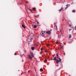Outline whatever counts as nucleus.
I'll use <instances>...</instances> for the list:
<instances>
[{"label":"nucleus","mask_w":76,"mask_h":76,"mask_svg":"<svg viewBox=\"0 0 76 76\" xmlns=\"http://www.w3.org/2000/svg\"><path fill=\"white\" fill-rule=\"evenodd\" d=\"M28 56H29L28 58L30 60H32V58L34 57V54H33V53H31L30 55H28Z\"/></svg>","instance_id":"nucleus-1"},{"label":"nucleus","mask_w":76,"mask_h":76,"mask_svg":"<svg viewBox=\"0 0 76 76\" xmlns=\"http://www.w3.org/2000/svg\"><path fill=\"white\" fill-rule=\"evenodd\" d=\"M57 58H58L59 59V60H57L56 61V63L57 64H58L59 62H61V59L58 57H57Z\"/></svg>","instance_id":"nucleus-2"},{"label":"nucleus","mask_w":76,"mask_h":76,"mask_svg":"<svg viewBox=\"0 0 76 76\" xmlns=\"http://www.w3.org/2000/svg\"><path fill=\"white\" fill-rule=\"evenodd\" d=\"M32 39V38H29V39H28V42H31L32 40H31V39Z\"/></svg>","instance_id":"nucleus-3"},{"label":"nucleus","mask_w":76,"mask_h":76,"mask_svg":"<svg viewBox=\"0 0 76 76\" xmlns=\"http://www.w3.org/2000/svg\"><path fill=\"white\" fill-rule=\"evenodd\" d=\"M52 60H56V61H57V59L56 58V57H54Z\"/></svg>","instance_id":"nucleus-4"},{"label":"nucleus","mask_w":76,"mask_h":76,"mask_svg":"<svg viewBox=\"0 0 76 76\" xmlns=\"http://www.w3.org/2000/svg\"><path fill=\"white\" fill-rule=\"evenodd\" d=\"M63 8L62 7L61 8V9L60 10H59L58 11H59V12H61V11H63Z\"/></svg>","instance_id":"nucleus-5"},{"label":"nucleus","mask_w":76,"mask_h":76,"mask_svg":"<svg viewBox=\"0 0 76 76\" xmlns=\"http://www.w3.org/2000/svg\"><path fill=\"white\" fill-rule=\"evenodd\" d=\"M46 34H51V32L50 31H48L46 32Z\"/></svg>","instance_id":"nucleus-6"},{"label":"nucleus","mask_w":76,"mask_h":76,"mask_svg":"<svg viewBox=\"0 0 76 76\" xmlns=\"http://www.w3.org/2000/svg\"><path fill=\"white\" fill-rule=\"evenodd\" d=\"M37 26L36 25H34V28H37Z\"/></svg>","instance_id":"nucleus-7"},{"label":"nucleus","mask_w":76,"mask_h":76,"mask_svg":"<svg viewBox=\"0 0 76 76\" xmlns=\"http://www.w3.org/2000/svg\"><path fill=\"white\" fill-rule=\"evenodd\" d=\"M33 10H34V11H35L36 10V8H33Z\"/></svg>","instance_id":"nucleus-8"},{"label":"nucleus","mask_w":76,"mask_h":76,"mask_svg":"<svg viewBox=\"0 0 76 76\" xmlns=\"http://www.w3.org/2000/svg\"><path fill=\"white\" fill-rule=\"evenodd\" d=\"M22 26L23 27V28H24V29H25V26H24V25H22Z\"/></svg>","instance_id":"nucleus-9"},{"label":"nucleus","mask_w":76,"mask_h":76,"mask_svg":"<svg viewBox=\"0 0 76 76\" xmlns=\"http://www.w3.org/2000/svg\"><path fill=\"white\" fill-rule=\"evenodd\" d=\"M40 72H43V69H40Z\"/></svg>","instance_id":"nucleus-10"},{"label":"nucleus","mask_w":76,"mask_h":76,"mask_svg":"<svg viewBox=\"0 0 76 76\" xmlns=\"http://www.w3.org/2000/svg\"><path fill=\"white\" fill-rule=\"evenodd\" d=\"M31 49L32 50H34V47H32L31 48Z\"/></svg>","instance_id":"nucleus-11"},{"label":"nucleus","mask_w":76,"mask_h":76,"mask_svg":"<svg viewBox=\"0 0 76 76\" xmlns=\"http://www.w3.org/2000/svg\"><path fill=\"white\" fill-rule=\"evenodd\" d=\"M71 36H72V35H71V34H70L69 36V38H72V37H71Z\"/></svg>","instance_id":"nucleus-12"},{"label":"nucleus","mask_w":76,"mask_h":76,"mask_svg":"<svg viewBox=\"0 0 76 76\" xmlns=\"http://www.w3.org/2000/svg\"><path fill=\"white\" fill-rule=\"evenodd\" d=\"M72 12H73L74 13H75L76 12L75 11V10H73L72 11Z\"/></svg>","instance_id":"nucleus-13"},{"label":"nucleus","mask_w":76,"mask_h":76,"mask_svg":"<svg viewBox=\"0 0 76 76\" xmlns=\"http://www.w3.org/2000/svg\"><path fill=\"white\" fill-rule=\"evenodd\" d=\"M47 61V60L45 59V60L44 61V62L45 63V62H46V61Z\"/></svg>","instance_id":"nucleus-14"},{"label":"nucleus","mask_w":76,"mask_h":76,"mask_svg":"<svg viewBox=\"0 0 76 76\" xmlns=\"http://www.w3.org/2000/svg\"><path fill=\"white\" fill-rule=\"evenodd\" d=\"M57 56V58L58 57L59 58V56H58V53H57L56 55Z\"/></svg>","instance_id":"nucleus-15"},{"label":"nucleus","mask_w":76,"mask_h":76,"mask_svg":"<svg viewBox=\"0 0 76 76\" xmlns=\"http://www.w3.org/2000/svg\"><path fill=\"white\" fill-rule=\"evenodd\" d=\"M42 36H44V33H42Z\"/></svg>","instance_id":"nucleus-16"},{"label":"nucleus","mask_w":76,"mask_h":76,"mask_svg":"<svg viewBox=\"0 0 76 76\" xmlns=\"http://www.w3.org/2000/svg\"><path fill=\"white\" fill-rule=\"evenodd\" d=\"M60 32L61 33V35L62 34V32L61 31V30H60Z\"/></svg>","instance_id":"nucleus-17"},{"label":"nucleus","mask_w":76,"mask_h":76,"mask_svg":"<svg viewBox=\"0 0 76 76\" xmlns=\"http://www.w3.org/2000/svg\"><path fill=\"white\" fill-rule=\"evenodd\" d=\"M49 46H50V44H48L47 45V47H48Z\"/></svg>","instance_id":"nucleus-18"},{"label":"nucleus","mask_w":76,"mask_h":76,"mask_svg":"<svg viewBox=\"0 0 76 76\" xmlns=\"http://www.w3.org/2000/svg\"><path fill=\"white\" fill-rule=\"evenodd\" d=\"M55 26L56 28V29H57V25Z\"/></svg>","instance_id":"nucleus-19"},{"label":"nucleus","mask_w":76,"mask_h":76,"mask_svg":"<svg viewBox=\"0 0 76 76\" xmlns=\"http://www.w3.org/2000/svg\"><path fill=\"white\" fill-rule=\"evenodd\" d=\"M17 53H15V54H14V55H15V56H16V55H17Z\"/></svg>","instance_id":"nucleus-20"},{"label":"nucleus","mask_w":76,"mask_h":76,"mask_svg":"<svg viewBox=\"0 0 76 76\" xmlns=\"http://www.w3.org/2000/svg\"><path fill=\"white\" fill-rule=\"evenodd\" d=\"M56 44H58V42H56Z\"/></svg>","instance_id":"nucleus-21"},{"label":"nucleus","mask_w":76,"mask_h":76,"mask_svg":"<svg viewBox=\"0 0 76 76\" xmlns=\"http://www.w3.org/2000/svg\"><path fill=\"white\" fill-rule=\"evenodd\" d=\"M68 8V7H67L66 8H65V9H67Z\"/></svg>","instance_id":"nucleus-22"},{"label":"nucleus","mask_w":76,"mask_h":76,"mask_svg":"<svg viewBox=\"0 0 76 76\" xmlns=\"http://www.w3.org/2000/svg\"><path fill=\"white\" fill-rule=\"evenodd\" d=\"M42 50H43V49H42V48H41V51H42Z\"/></svg>","instance_id":"nucleus-23"},{"label":"nucleus","mask_w":76,"mask_h":76,"mask_svg":"<svg viewBox=\"0 0 76 76\" xmlns=\"http://www.w3.org/2000/svg\"><path fill=\"white\" fill-rule=\"evenodd\" d=\"M71 30H72V29H69V31H71Z\"/></svg>","instance_id":"nucleus-24"},{"label":"nucleus","mask_w":76,"mask_h":76,"mask_svg":"<svg viewBox=\"0 0 76 76\" xmlns=\"http://www.w3.org/2000/svg\"><path fill=\"white\" fill-rule=\"evenodd\" d=\"M72 25L71 24H69V26H71Z\"/></svg>","instance_id":"nucleus-25"},{"label":"nucleus","mask_w":76,"mask_h":76,"mask_svg":"<svg viewBox=\"0 0 76 76\" xmlns=\"http://www.w3.org/2000/svg\"><path fill=\"white\" fill-rule=\"evenodd\" d=\"M61 48H63V47L61 46Z\"/></svg>","instance_id":"nucleus-26"},{"label":"nucleus","mask_w":76,"mask_h":76,"mask_svg":"<svg viewBox=\"0 0 76 76\" xmlns=\"http://www.w3.org/2000/svg\"><path fill=\"white\" fill-rule=\"evenodd\" d=\"M32 27H33V26H34V24H32Z\"/></svg>","instance_id":"nucleus-27"},{"label":"nucleus","mask_w":76,"mask_h":76,"mask_svg":"<svg viewBox=\"0 0 76 76\" xmlns=\"http://www.w3.org/2000/svg\"><path fill=\"white\" fill-rule=\"evenodd\" d=\"M37 24H39V23H38V22H37Z\"/></svg>","instance_id":"nucleus-28"},{"label":"nucleus","mask_w":76,"mask_h":76,"mask_svg":"<svg viewBox=\"0 0 76 76\" xmlns=\"http://www.w3.org/2000/svg\"><path fill=\"white\" fill-rule=\"evenodd\" d=\"M26 2V3H28V1H27Z\"/></svg>","instance_id":"nucleus-29"},{"label":"nucleus","mask_w":76,"mask_h":76,"mask_svg":"<svg viewBox=\"0 0 76 76\" xmlns=\"http://www.w3.org/2000/svg\"><path fill=\"white\" fill-rule=\"evenodd\" d=\"M58 37H61V35H58Z\"/></svg>","instance_id":"nucleus-30"},{"label":"nucleus","mask_w":76,"mask_h":76,"mask_svg":"<svg viewBox=\"0 0 76 76\" xmlns=\"http://www.w3.org/2000/svg\"><path fill=\"white\" fill-rule=\"evenodd\" d=\"M45 52L46 53H47V50H45Z\"/></svg>","instance_id":"nucleus-31"},{"label":"nucleus","mask_w":76,"mask_h":76,"mask_svg":"<svg viewBox=\"0 0 76 76\" xmlns=\"http://www.w3.org/2000/svg\"><path fill=\"white\" fill-rule=\"evenodd\" d=\"M40 54H42V53H41V52H40Z\"/></svg>","instance_id":"nucleus-32"},{"label":"nucleus","mask_w":76,"mask_h":76,"mask_svg":"<svg viewBox=\"0 0 76 76\" xmlns=\"http://www.w3.org/2000/svg\"><path fill=\"white\" fill-rule=\"evenodd\" d=\"M29 72H30V70H28V72L29 73Z\"/></svg>","instance_id":"nucleus-33"},{"label":"nucleus","mask_w":76,"mask_h":76,"mask_svg":"<svg viewBox=\"0 0 76 76\" xmlns=\"http://www.w3.org/2000/svg\"><path fill=\"white\" fill-rule=\"evenodd\" d=\"M50 31H52V29H50Z\"/></svg>","instance_id":"nucleus-34"},{"label":"nucleus","mask_w":76,"mask_h":76,"mask_svg":"<svg viewBox=\"0 0 76 76\" xmlns=\"http://www.w3.org/2000/svg\"><path fill=\"white\" fill-rule=\"evenodd\" d=\"M43 32H44V33H45V31H43Z\"/></svg>","instance_id":"nucleus-35"},{"label":"nucleus","mask_w":76,"mask_h":76,"mask_svg":"<svg viewBox=\"0 0 76 76\" xmlns=\"http://www.w3.org/2000/svg\"><path fill=\"white\" fill-rule=\"evenodd\" d=\"M29 10L30 11H31V10L29 9Z\"/></svg>","instance_id":"nucleus-36"},{"label":"nucleus","mask_w":76,"mask_h":76,"mask_svg":"<svg viewBox=\"0 0 76 76\" xmlns=\"http://www.w3.org/2000/svg\"><path fill=\"white\" fill-rule=\"evenodd\" d=\"M64 2H65V1L64 0Z\"/></svg>","instance_id":"nucleus-37"},{"label":"nucleus","mask_w":76,"mask_h":76,"mask_svg":"<svg viewBox=\"0 0 76 76\" xmlns=\"http://www.w3.org/2000/svg\"><path fill=\"white\" fill-rule=\"evenodd\" d=\"M66 6H67V5H66Z\"/></svg>","instance_id":"nucleus-38"},{"label":"nucleus","mask_w":76,"mask_h":76,"mask_svg":"<svg viewBox=\"0 0 76 76\" xmlns=\"http://www.w3.org/2000/svg\"><path fill=\"white\" fill-rule=\"evenodd\" d=\"M25 52H26V51L25 50Z\"/></svg>","instance_id":"nucleus-39"},{"label":"nucleus","mask_w":76,"mask_h":76,"mask_svg":"<svg viewBox=\"0 0 76 76\" xmlns=\"http://www.w3.org/2000/svg\"><path fill=\"white\" fill-rule=\"evenodd\" d=\"M41 52H42V51Z\"/></svg>","instance_id":"nucleus-40"}]
</instances>
